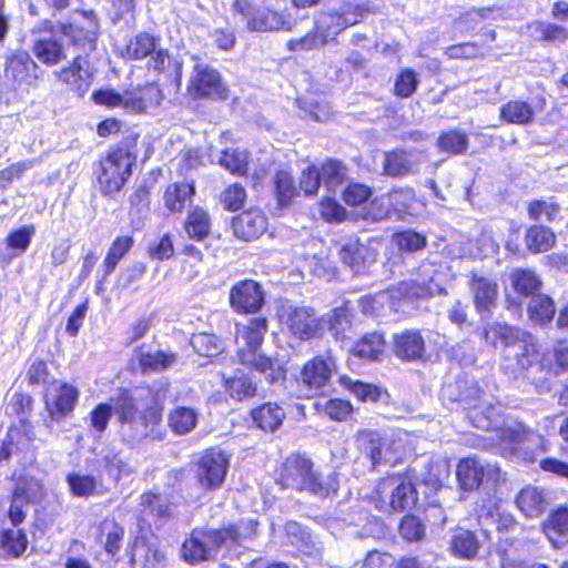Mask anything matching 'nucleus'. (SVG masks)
I'll return each instance as SVG.
<instances>
[{"instance_id": "obj_1", "label": "nucleus", "mask_w": 568, "mask_h": 568, "mask_svg": "<svg viewBox=\"0 0 568 568\" xmlns=\"http://www.w3.org/2000/svg\"><path fill=\"white\" fill-rule=\"evenodd\" d=\"M483 337L494 347L501 348L500 369L505 375L511 379L526 378L539 392L550 390L547 379L551 369L544 363L529 332L494 322L484 328Z\"/></svg>"}, {"instance_id": "obj_2", "label": "nucleus", "mask_w": 568, "mask_h": 568, "mask_svg": "<svg viewBox=\"0 0 568 568\" xmlns=\"http://www.w3.org/2000/svg\"><path fill=\"white\" fill-rule=\"evenodd\" d=\"M112 414L122 440L131 447L151 437L162 419L161 409L152 406L141 408L128 389H121L109 403H101L91 412V427L95 433L101 435L106 429Z\"/></svg>"}, {"instance_id": "obj_3", "label": "nucleus", "mask_w": 568, "mask_h": 568, "mask_svg": "<svg viewBox=\"0 0 568 568\" xmlns=\"http://www.w3.org/2000/svg\"><path fill=\"white\" fill-rule=\"evenodd\" d=\"M368 12L367 3L331 0L325 10L316 13L314 31L290 40L287 48L291 51H310L332 43L341 32L359 23Z\"/></svg>"}, {"instance_id": "obj_4", "label": "nucleus", "mask_w": 568, "mask_h": 568, "mask_svg": "<svg viewBox=\"0 0 568 568\" xmlns=\"http://www.w3.org/2000/svg\"><path fill=\"white\" fill-rule=\"evenodd\" d=\"M267 332V320L256 317L246 324H236L235 345L239 362L265 376L268 383L285 378V369L271 357L261 353V345Z\"/></svg>"}, {"instance_id": "obj_5", "label": "nucleus", "mask_w": 568, "mask_h": 568, "mask_svg": "<svg viewBox=\"0 0 568 568\" xmlns=\"http://www.w3.org/2000/svg\"><path fill=\"white\" fill-rule=\"evenodd\" d=\"M280 483L285 488L307 491L318 498L337 494L339 481L335 471L323 473L314 463L300 454L291 455L283 464Z\"/></svg>"}, {"instance_id": "obj_6", "label": "nucleus", "mask_w": 568, "mask_h": 568, "mask_svg": "<svg viewBox=\"0 0 568 568\" xmlns=\"http://www.w3.org/2000/svg\"><path fill=\"white\" fill-rule=\"evenodd\" d=\"M255 532L253 523H240L224 529H194L181 548L182 557L189 564L212 560L217 550L229 542L240 544Z\"/></svg>"}, {"instance_id": "obj_7", "label": "nucleus", "mask_w": 568, "mask_h": 568, "mask_svg": "<svg viewBox=\"0 0 568 568\" xmlns=\"http://www.w3.org/2000/svg\"><path fill=\"white\" fill-rule=\"evenodd\" d=\"M134 162L135 156L126 149H116L100 161L95 173L101 192L104 195L119 192L131 176Z\"/></svg>"}, {"instance_id": "obj_8", "label": "nucleus", "mask_w": 568, "mask_h": 568, "mask_svg": "<svg viewBox=\"0 0 568 568\" xmlns=\"http://www.w3.org/2000/svg\"><path fill=\"white\" fill-rule=\"evenodd\" d=\"M376 493L383 511H405L417 501V491L414 485L400 476H390L381 480Z\"/></svg>"}, {"instance_id": "obj_9", "label": "nucleus", "mask_w": 568, "mask_h": 568, "mask_svg": "<svg viewBox=\"0 0 568 568\" xmlns=\"http://www.w3.org/2000/svg\"><path fill=\"white\" fill-rule=\"evenodd\" d=\"M456 478L462 490L474 491L479 488L484 478L498 481L500 469L496 465L485 464L477 456H469L458 462Z\"/></svg>"}, {"instance_id": "obj_10", "label": "nucleus", "mask_w": 568, "mask_h": 568, "mask_svg": "<svg viewBox=\"0 0 568 568\" xmlns=\"http://www.w3.org/2000/svg\"><path fill=\"white\" fill-rule=\"evenodd\" d=\"M438 275L433 264L424 263L419 267L420 280L400 282L396 290L390 291L392 297L395 296V292L398 298H426L443 294L446 290L439 283Z\"/></svg>"}, {"instance_id": "obj_11", "label": "nucleus", "mask_w": 568, "mask_h": 568, "mask_svg": "<svg viewBox=\"0 0 568 568\" xmlns=\"http://www.w3.org/2000/svg\"><path fill=\"white\" fill-rule=\"evenodd\" d=\"M355 443L358 450L371 460L372 469H377L382 465L386 466L396 463L392 445L384 440L376 430H358L355 435Z\"/></svg>"}, {"instance_id": "obj_12", "label": "nucleus", "mask_w": 568, "mask_h": 568, "mask_svg": "<svg viewBox=\"0 0 568 568\" xmlns=\"http://www.w3.org/2000/svg\"><path fill=\"white\" fill-rule=\"evenodd\" d=\"M229 460L221 450H206L197 462L195 477L203 489H216L224 481Z\"/></svg>"}, {"instance_id": "obj_13", "label": "nucleus", "mask_w": 568, "mask_h": 568, "mask_svg": "<svg viewBox=\"0 0 568 568\" xmlns=\"http://www.w3.org/2000/svg\"><path fill=\"white\" fill-rule=\"evenodd\" d=\"M229 301L234 312L240 314L257 313L265 303V294L260 283L254 280H243L235 283L229 294Z\"/></svg>"}, {"instance_id": "obj_14", "label": "nucleus", "mask_w": 568, "mask_h": 568, "mask_svg": "<svg viewBox=\"0 0 568 568\" xmlns=\"http://www.w3.org/2000/svg\"><path fill=\"white\" fill-rule=\"evenodd\" d=\"M282 318L288 331L300 339H308L323 333V322L313 308L287 307L284 308Z\"/></svg>"}, {"instance_id": "obj_15", "label": "nucleus", "mask_w": 568, "mask_h": 568, "mask_svg": "<svg viewBox=\"0 0 568 568\" xmlns=\"http://www.w3.org/2000/svg\"><path fill=\"white\" fill-rule=\"evenodd\" d=\"M37 68L29 53L19 51L7 58L3 79L14 90L27 89L37 80Z\"/></svg>"}, {"instance_id": "obj_16", "label": "nucleus", "mask_w": 568, "mask_h": 568, "mask_svg": "<svg viewBox=\"0 0 568 568\" xmlns=\"http://www.w3.org/2000/svg\"><path fill=\"white\" fill-rule=\"evenodd\" d=\"M189 92L200 98L226 99L227 91L220 73L204 64H195L189 84Z\"/></svg>"}, {"instance_id": "obj_17", "label": "nucleus", "mask_w": 568, "mask_h": 568, "mask_svg": "<svg viewBox=\"0 0 568 568\" xmlns=\"http://www.w3.org/2000/svg\"><path fill=\"white\" fill-rule=\"evenodd\" d=\"M335 372L336 363L331 354L316 356L304 364L300 382L308 390L317 392L329 383Z\"/></svg>"}, {"instance_id": "obj_18", "label": "nucleus", "mask_w": 568, "mask_h": 568, "mask_svg": "<svg viewBox=\"0 0 568 568\" xmlns=\"http://www.w3.org/2000/svg\"><path fill=\"white\" fill-rule=\"evenodd\" d=\"M53 74L79 97L87 93L93 80L90 63L81 55L75 57L69 67L54 71Z\"/></svg>"}, {"instance_id": "obj_19", "label": "nucleus", "mask_w": 568, "mask_h": 568, "mask_svg": "<svg viewBox=\"0 0 568 568\" xmlns=\"http://www.w3.org/2000/svg\"><path fill=\"white\" fill-rule=\"evenodd\" d=\"M426 351L425 341L417 329H405L394 335L393 352L404 362L422 359Z\"/></svg>"}, {"instance_id": "obj_20", "label": "nucleus", "mask_w": 568, "mask_h": 568, "mask_svg": "<svg viewBox=\"0 0 568 568\" xmlns=\"http://www.w3.org/2000/svg\"><path fill=\"white\" fill-rule=\"evenodd\" d=\"M236 237L244 241L258 239L267 227V220L261 210L252 209L242 212L232 221Z\"/></svg>"}, {"instance_id": "obj_21", "label": "nucleus", "mask_w": 568, "mask_h": 568, "mask_svg": "<svg viewBox=\"0 0 568 568\" xmlns=\"http://www.w3.org/2000/svg\"><path fill=\"white\" fill-rule=\"evenodd\" d=\"M418 163V152L396 149L385 153L383 161V174L390 178H403L412 174Z\"/></svg>"}, {"instance_id": "obj_22", "label": "nucleus", "mask_w": 568, "mask_h": 568, "mask_svg": "<svg viewBox=\"0 0 568 568\" xmlns=\"http://www.w3.org/2000/svg\"><path fill=\"white\" fill-rule=\"evenodd\" d=\"M79 392L75 387L65 383L54 386V394L48 395L45 405L52 419H60L61 417L71 413L78 402Z\"/></svg>"}, {"instance_id": "obj_23", "label": "nucleus", "mask_w": 568, "mask_h": 568, "mask_svg": "<svg viewBox=\"0 0 568 568\" xmlns=\"http://www.w3.org/2000/svg\"><path fill=\"white\" fill-rule=\"evenodd\" d=\"M469 290L473 294L476 311L479 314L490 313L498 298L497 283L486 277L474 275L469 282Z\"/></svg>"}, {"instance_id": "obj_24", "label": "nucleus", "mask_w": 568, "mask_h": 568, "mask_svg": "<svg viewBox=\"0 0 568 568\" xmlns=\"http://www.w3.org/2000/svg\"><path fill=\"white\" fill-rule=\"evenodd\" d=\"M34 439L32 426L22 420L19 426L11 427L0 447V462L7 460L14 452L28 449Z\"/></svg>"}, {"instance_id": "obj_25", "label": "nucleus", "mask_w": 568, "mask_h": 568, "mask_svg": "<svg viewBox=\"0 0 568 568\" xmlns=\"http://www.w3.org/2000/svg\"><path fill=\"white\" fill-rule=\"evenodd\" d=\"M247 27L250 30L260 32L291 30L293 22L276 11L258 8L248 19Z\"/></svg>"}, {"instance_id": "obj_26", "label": "nucleus", "mask_w": 568, "mask_h": 568, "mask_svg": "<svg viewBox=\"0 0 568 568\" xmlns=\"http://www.w3.org/2000/svg\"><path fill=\"white\" fill-rule=\"evenodd\" d=\"M542 530L555 548H561L568 537V507H561L549 515Z\"/></svg>"}, {"instance_id": "obj_27", "label": "nucleus", "mask_w": 568, "mask_h": 568, "mask_svg": "<svg viewBox=\"0 0 568 568\" xmlns=\"http://www.w3.org/2000/svg\"><path fill=\"white\" fill-rule=\"evenodd\" d=\"M148 68L158 73L164 74L168 81L175 84L179 89L182 79V63L172 59L166 50H155L148 63Z\"/></svg>"}, {"instance_id": "obj_28", "label": "nucleus", "mask_w": 568, "mask_h": 568, "mask_svg": "<svg viewBox=\"0 0 568 568\" xmlns=\"http://www.w3.org/2000/svg\"><path fill=\"white\" fill-rule=\"evenodd\" d=\"M339 257L344 264L352 267L355 272H359L361 267L375 260L374 253L369 247L358 240L346 242L339 248Z\"/></svg>"}, {"instance_id": "obj_29", "label": "nucleus", "mask_w": 568, "mask_h": 568, "mask_svg": "<svg viewBox=\"0 0 568 568\" xmlns=\"http://www.w3.org/2000/svg\"><path fill=\"white\" fill-rule=\"evenodd\" d=\"M478 393V388L466 378L458 377L455 382L445 383L442 388V398L445 403H459L470 405Z\"/></svg>"}, {"instance_id": "obj_30", "label": "nucleus", "mask_w": 568, "mask_h": 568, "mask_svg": "<svg viewBox=\"0 0 568 568\" xmlns=\"http://www.w3.org/2000/svg\"><path fill=\"white\" fill-rule=\"evenodd\" d=\"M33 53L39 61L54 65L67 58L63 45L53 36H44L34 41Z\"/></svg>"}, {"instance_id": "obj_31", "label": "nucleus", "mask_w": 568, "mask_h": 568, "mask_svg": "<svg viewBox=\"0 0 568 568\" xmlns=\"http://www.w3.org/2000/svg\"><path fill=\"white\" fill-rule=\"evenodd\" d=\"M164 559L163 551L144 540H136L132 547L131 560L134 568H159Z\"/></svg>"}, {"instance_id": "obj_32", "label": "nucleus", "mask_w": 568, "mask_h": 568, "mask_svg": "<svg viewBox=\"0 0 568 568\" xmlns=\"http://www.w3.org/2000/svg\"><path fill=\"white\" fill-rule=\"evenodd\" d=\"M286 414L283 407L274 403H265L252 410L254 423L263 430L274 432L283 423Z\"/></svg>"}, {"instance_id": "obj_33", "label": "nucleus", "mask_w": 568, "mask_h": 568, "mask_svg": "<svg viewBox=\"0 0 568 568\" xmlns=\"http://www.w3.org/2000/svg\"><path fill=\"white\" fill-rule=\"evenodd\" d=\"M162 100L163 94L160 88L151 84L139 91L130 92V100L126 101V111L141 113L159 105Z\"/></svg>"}, {"instance_id": "obj_34", "label": "nucleus", "mask_w": 568, "mask_h": 568, "mask_svg": "<svg viewBox=\"0 0 568 568\" xmlns=\"http://www.w3.org/2000/svg\"><path fill=\"white\" fill-rule=\"evenodd\" d=\"M449 547L455 556L464 559H473L478 554L480 542L473 531L458 529L452 536Z\"/></svg>"}, {"instance_id": "obj_35", "label": "nucleus", "mask_w": 568, "mask_h": 568, "mask_svg": "<svg viewBox=\"0 0 568 568\" xmlns=\"http://www.w3.org/2000/svg\"><path fill=\"white\" fill-rule=\"evenodd\" d=\"M415 202V192L410 187L396 189L387 194L381 195L379 203L392 207L395 219H402L409 213Z\"/></svg>"}, {"instance_id": "obj_36", "label": "nucleus", "mask_w": 568, "mask_h": 568, "mask_svg": "<svg viewBox=\"0 0 568 568\" xmlns=\"http://www.w3.org/2000/svg\"><path fill=\"white\" fill-rule=\"evenodd\" d=\"M516 504L518 508L528 517L540 516L547 507V501L542 495V491L537 487L530 486L520 490L517 496Z\"/></svg>"}, {"instance_id": "obj_37", "label": "nucleus", "mask_w": 568, "mask_h": 568, "mask_svg": "<svg viewBox=\"0 0 568 568\" xmlns=\"http://www.w3.org/2000/svg\"><path fill=\"white\" fill-rule=\"evenodd\" d=\"M224 386L226 393L236 400L254 396L257 389L256 383L241 369L232 376L224 377Z\"/></svg>"}, {"instance_id": "obj_38", "label": "nucleus", "mask_w": 568, "mask_h": 568, "mask_svg": "<svg viewBox=\"0 0 568 568\" xmlns=\"http://www.w3.org/2000/svg\"><path fill=\"white\" fill-rule=\"evenodd\" d=\"M184 230L190 239L203 241L211 231L210 214L199 206L192 209L184 222Z\"/></svg>"}, {"instance_id": "obj_39", "label": "nucleus", "mask_w": 568, "mask_h": 568, "mask_svg": "<svg viewBox=\"0 0 568 568\" xmlns=\"http://www.w3.org/2000/svg\"><path fill=\"white\" fill-rule=\"evenodd\" d=\"M197 417V412L194 408L178 406L169 414V426L175 434L185 435L195 428Z\"/></svg>"}, {"instance_id": "obj_40", "label": "nucleus", "mask_w": 568, "mask_h": 568, "mask_svg": "<svg viewBox=\"0 0 568 568\" xmlns=\"http://www.w3.org/2000/svg\"><path fill=\"white\" fill-rule=\"evenodd\" d=\"M525 242L532 253L547 252L555 245L556 235L549 227L532 225L526 232Z\"/></svg>"}, {"instance_id": "obj_41", "label": "nucleus", "mask_w": 568, "mask_h": 568, "mask_svg": "<svg viewBox=\"0 0 568 568\" xmlns=\"http://www.w3.org/2000/svg\"><path fill=\"white\" fill-rule=\"evenodd\" d=\"M469 418L474 426L481 430L496 429L501 422L499 407L491 404H480L473 407Z\"/></svg>"}, {"instance_id": "obj_42", "label": "nucleus", "mask_w": 568, "mask_h": 568, "mask_svg": "<svg viewBox=\"0 0 568 568\" xmlns=\"http://www.w3.org/2000/svg\"><path fill=\"white\" fill-rule=\"evenodd\" d=\"M323 331L325 327L335 336L336 339L344 338L345 333L352 326V314L346 306L334 308L326 316L321 317Z\"/></svg>"}, {"instance_id": "obj_43", "label": "nucleus", "mask_w": 568, "mask_h": 568, "mask_svg": "<svg viewBox=\"0 0 568 568\" xmlns=\"http://www.w3.org/2000/svg\"><path fill=\"white\" fill-rule=\"evenodd\" d=\"M134 245V239L132 236H118L111 244L104 261V276H109L114 272L119 262L130 252Z\"/></svg>"}, {"instance_id": "obj_44", "label": "nucleus", "mask_w": 568, "mask_h": 568, "mask_svg": "<svg viewBox=\"0 0 568 568\" xmlns=\"http://www.w3.org/2000/svg\"><path fill=\"white\" fill-rule=\"evenodd\" d=\"M385 351V339L382 334L368 333L354 346V354L361 358L377 361Z\"/></svg>"}, {"instance_id": "obj_45", "label": "nucleus", "mask_w": 568, "mask_h": 568, "mask_svg": "<svg viewBox=\"0 0 568 568\" xmlns=\"http://www.w3.org/2000/svg\"><path fill=\"white\" fill-rule=\"evenodd\" d=\"M195 193L194 184L181 182L171 184L164 194L165 206L173 212H180L184 209L185 202Z\"/></svg>"}, {"instance_id": "obj_46", "label": "nucleus", "mask_w": 568, "mask_h": 568, "mask_svg": "<svg viewBox=\"0 0 568 568\" xmlns=\"http://www.w3.org/2000/svg\"><path fill=\"white\" fill-rule=\"evenodd\" d=\"M141 507L144 515L153 516L156 520L164 523L171 518V504L168 498L148 493L141 496Z\"/></svg>"}, {"instance_id": "obj_47", "label": "nucleus", "mask_w": 568, "mask_h": 568, "mask_svg": "<svg viewBox=\"0 0 568 568\" xmlns=\"http://www.w3.org/2000/svg\"><path fill=\"white\" fill-rule=\"evenodd\" d=\"M500 116L508 123L526 125L534 121V110L525 101H509L500 110Z\"/></svg>"}, {"instance_id": "obj_48", "label": "nucleus", "mask_w": 568, "mask_h": 568, "mask_svg": "<svg viewBox=\"0 0 568 568\" xmlns=\"http://www.w3.org/2000/svg\"><path fill=\"white\" fill-rule=\"evenodd\" d=\"M322 183L334 192L347 179V168L337 160H327L320 168Z\"/></svg>"}, {"instance_id": "obj_49", "label": "nucleus", "mask_w": 568, "mask_h": 568, "mask_svg": "<svg viewBox=\"0 0 568 568\" xmlns=\"http://www.w3.org/2000/svg\"><path fill=\"white\" fill-rule=\"evenodd\" d=\"M217 163L232 174L245 175L248 165V153L235 148L226 149L219 155Z\"/></svg>"}, {"instance_id": "obj_50", "label": "nucleus", "mask_w": 568, "mask_h": 568, "mask_svg": "<svg viewBox=\"0 0 568 568\" xmlns=\"http://www.w3.org/2000/svg\"><path fill=\"white\" fill-rule=\"evenodd\" d=\"M555 312L556 308L552 300L545 294L532 296L528 305L529 317L537 324H546L550 322Z\"/></svg>"}, {"instance_id": "obj_51", "label": "nucleus", "mask_w": 568, "mask_h": 568, "mask_svg": "<svg viewBox=\"0 0 568 568\" xmlns=\"http://www.w3.org/2000/svg\"><path fill=\"white\" fill-rule=\"evenodd\" d=\"M58 30L70 38L74 45H79L84 52H91L95 49V32L79 28L74 24L60 23Z\"/></svg>"}, {"instance_id": "obj_52", "label": "nucleus", "mask_w": 568, "mask_h": 568, "mask_svg": "<svg viewBox=\"0 0 568 568\" xmlns=\"http://www.w3.org/2000/svg\"><path fill=\"white\" fill-rule=\"evenodd\" d=\"M156 50V40L146 32H141L130 40L125 48L129 59H143Z\"/></svg>"}, {"instance_id": "obj_53", "label": "nucleus", "mask_w": 568, "mask_h": 568, "mask_svg": "<svg viewBox=\"0 0 568 568\" xmlns=\"http://www.w3.org/2000/svg\"><path fill=\"white\" fill-rule=\"evenodd\" d=\"M437 146L446 153L463 154L468 148V138L459 130H452L439 135Z\"/></svg>"}, {"instance_id": "obj_54", "label": "nucleus", "mask_w": 568, "mask_h": 568, "mask_svg": "<svg viewBox=\"0 0 568 568\" xmlns=\"http://www.w3.org/2000/svg\"><path fill=\"white\" fill-rule=\"evenodd\" d=\"M175 362V354L162 351L144 353L140 356V365L143 371L162 372L170 368Z\"/></svg>"}, {"instance_id": "obj_55", "label": "nucleus", "mask_w": 568, "mask_h": 568, "mask_svg": "<svg viewBox=\"0 0 568 568\" xmlns=\"http://www.w3.org/2000/svg\"><path fill=\"white\" fill-rule=\"evenodd\" d=\"M274 186L280 206H286L297 194L293 178L286 171H278L274 176Z\"/></svg>"}, {"instance_id": "obj_56", "label": "nucleus", "mask_w": 568, "mask_h": 568, "mask_svg": "<svg viewBox=\"0 0 568 568\" xmlns=\"http://www.w3.org/2000/svg\"><path fill=\"white\" fill-rule=\"evenodd\" d=\"M0 545L7 555L18 557L24 552L28 540L21 530L9 529L2 532Z\"/></svg>"}, {"instance_id": "obj_57", "label": "nucleus", "mask_w": 568, "mask_h": 568, "mask_svg": "<svg viewBox=\"0 0 568 568\" xmlns=\"http://www.w3.org/2000/svg\"><path fill=\"white\" fill-rule=\"evenodd\" d=\"M510 278L516 292L525 296L534 294L540 286L539 278L531 271L515 270Z\"/></svg>"}, {"instance_id": "obj_58", "label": "nucleus", "mask_w": 568, "mask_h": 568, "mask_svg": "<svg viewBox=\"0 0 568 568\" xmlns=\"http://www.w3.org/2000/svg\"><path fill=\"white\" fill-rule=\"evenodd\" d=\"M317 408L329 419L336 422L346 420L353 412L352 404L341 398L325 400L324 403L317 404Z\"/></svg>"}, {"instance_id": "obj_59", "label": "nucleus", "mask_w": 568, "mask_h": 568, "mask_svg": "<svg viewBox=\"0 0 568 568\" xmlns=\"http://www.w3.org/2000/svg\"><path fill=\"white\" fill-rule=\"evenodd\" d=\"M67 483L75 497H89L95 493L97 480L90 475L69 474Z\"/></svg>"}, {"instance_id": "obj_60", "label": "nucleus", "mask_w": 568, "mask_h": 568, "mask_svg": "<svg viewBox=\"0 0 568 568\" xmlns=\"http://www.w3.org/2000/svg\"><path fill=\"white\" fill-rule=\"evenodd\" d=\"M28 498H32V496L27 493V487L17 486L9 509V517L13 526H18L24 520V508L29 504Z\"/></svg>"}, {"instance_id": "obj_61", "label": "nucleus", "mask_w": 568, "mask_h": 568, "mask_svg": "<svg viewBox=\"0 0 568 568\" xmlns=\"http://www.w3.org/2000/svg\"><path fill=\"white\" fill-rule=\"evenodd\" d=\"M36 233V229L33 225H24L18 230L12 231L6 242L9 248L16 251L17 255L24 253L32 240V236Z\"/></svg>"}, {"instance_id": "obj_62", "label": "nucleus", "mask_w": 568, "mask_h": 568, "mask_svg": "<svg viewBox=\"0 0 568 568\" xmlns=\"http://www.w3.org/2000/svg\"><path fill=\"white\" fill-rule=\"evenodd\" d=\"M191 345L199 355L206 357L216 355L221 351L220 339L215 335L207 333L193 335L191 338Z\"/></svg>"}, {"instance_id": "obj_63", "label": "nucleus", "mask_w": 568, "mask_h": 568, "mask_svg": "<svg viewBox=\"0 0 568 568\" xmlns=\"http://www.w3.org/2000/svg\"><path fill=\"white\" fill-rule=\"evenodd\" d=\"M417 73L412 69L403 70L396 78L394 84V93L399 98H409L413 95L418 85Z\"/></svg>"}, {"instance_id": "obj_64", "label": "nucleus", "mask_w": 568, "mask_h": 568, "mask_svg": "<svg viewBox=\"0 0 568 568\" xmlns=\"http://www.w3.org/2000/svg\"><path fill=\"white\" fill-rule=\"evenodd\" d=\"M394 243L402 251L416 252L426 246V237L415 231L407 230L399 232L393 237Z\"/></svg>"}]
</instances>
